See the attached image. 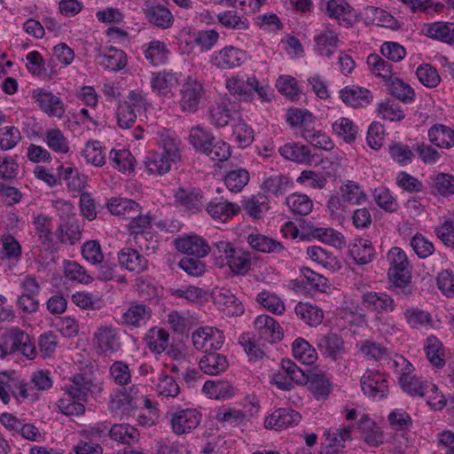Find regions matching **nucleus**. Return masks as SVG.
<instances>
[{
    "instance_id": "9d476101",
    "label": "nucleus",
    "mask_w": 454,
    "mask_h": 454,
    "mask_svg": "<svg viewBox=\"0 0 454 454\" xmlns=\"http://www.w3.org/2000/svg\"><path fill=\"white\" fill-rule=\"evenodd\" d=\"M361 302L377 316L394 312L396 309L394 298L386 292H365L362 294Z\"/></svg>"
},
{
    "instance_id": "338daca9",
    "label": "nucleus",
    "mask_w": 454,
    "mask_h": 454,
    "mask_svg": "<svg viewBox=\"0 0 454 454\" xmlns=\"http://www.w3.org/2000/svg\"><path fill=\"white\" fill-rule=\"evenodd\" d=\"M367 65L376 76L385 81H390L393 76L392 65L377 54H371L367 57Z\"/></svg>"
},
{
    "instance_id": "f3484780",
    "label": "nucleus",
    "mask_w": 454,
    "mask_h": 454,
    "mask_svg": "<svg viewBox=\"0 0 454 454\" xmlns=\"http://www.w3.org/2000/svg\"><path fill=\"white\" fill-rule=\"evenodd\" d=\"M316 344L320 353L333 361L340 359L344 352V340L335 333L318 336Z\"/></svg>"
},
{
    "instance_id": "6ab92c4d",
    "label": "nucleus",
    "mask_w": 454,
    "mask_h": 454,
    "mask_svg": "<svg viewBox=\"0 0 454 454\" xmlns=\"http://www.w3.org/2000/svg\"><path fill=\"white\" fill-rule=\"evenodd\" d=\"M174 198L180 207L192 213L201 211L206 203L202 192L197 189L178 188L174 194Z\"/></svg>"
},
{
    "instance_id": "423d86ee",
    "label": "nucleus",
    "mask_w": 454,
    "mask_h": 454,
    "mask_svg": "<svg viewBox=\"0 0 454 454\" xmlns=\"http://www.w3.org/2000/svg\"><path fill=\"white\" fill-rule=\"evenodd\" d=\"M201 414L196 409H181L170 413V426L176 435L192 432L200 423Z\"/></svg>"
},
{
    "instance_id": "2f4dec72",
    "label": "nucleus",
    "mask_w": 454,
    "mask_h": 454,
    "mask_svg": "<svg viewBox=\"0 0 454 454\" xmlns=\"http://www.w3.org/2000/svg\"><path fill=\"white\" fill-rule=\"evenodd\" d=\"M316 51L320 56L330 58L340 45L338 35L328 26L325 29L314 38Z\"/></svg>"
},
{
    "instance_id": "20e7f679",
    "label": "nucleus",
    "mask_w": 454,
    "mask_h": 454,
    "mask_svg": "<svg viewBox=\"0 0 454 454\" xmlns=\"http://www.w3.org/2000/svg\"><path fill=\"white\" fill-rule=\"evenodd\" d=\"M139 387L132 385L128 389L115 390L110 395L109 410L116 416H123L137 407Z\"/></svg>"
},
{
    "instance_id": "4c0bfd02",
    "label": "nucleus",
    "mask_w": 454,
    "mask_h": 454,
    "mask_svg": "<svg viewBox=\"0 0 454 454\" xmlns=\"http://www.w3.org/2000/svg\"><path fill=\"white\" fill-rule=\"evenodd\" d=\"M429 141L439 148L454 146V130L443 124H434L427 131Z\"/></svg>"
},
{
    "instance_id": "bb28decb",
    "label": "nucleus",
    "mask_w": 454,
    "mask_h": 454,
    "mask_svg": "<svg viewBox=\"0 0 454 454\" xmlns=\"http://www.w3.org/2000/svg\"><path fill=\"white\" fill-rule=\"evenodd\" d=\"M387 277L389 282L395 288L397 295L406 298L412 294L413 290L411 286V268L388 269Z\"/></svg>"
},
{
    "instance_id": "3c124183",
    "label": "nucleus",
    "mask_w": 454,
    "mask_h": 454,
    "mask_svg": "<svg viewBox=\"0 0 454 454\" xmlns=\"http://www.w3.org/2000/svg\"><path fill=\"white\" fill-rule=\"evenodd\" d=\"M309 389L317 399L325 398L329 395L332 385L327 377L321 372L309 373V380L307 382Z\"/></svg>"
},
{
    "instance_id": "09e8293b",
    "label": "nucleus",
    "mask_w": 454,
    "mask_h": 454,
    "mask_svg": "<svg viewBox=\"0 0 454 454\" xmlns=\"http://www.w3.org/2000/svg\"><path fill=\"white\" fill-rule=\"evenodd\" d=\"M147 348L153 353L160 354L169 343V333L163 328H151L145 338Z\"/></svg>"
},
{
    "instance_id": "393cba45",
    "label": "nucleus",
    "mask_w": 454,
    "mask_h": 454,
    "mask_svg": "<svg viewBox=\"0 0 454 454\" xmlns=\"http://www.w3.org/2000/svg\"><path fill=\"white\" fill-rule=\"evenodd\" d=\"M325 13L338 20L339 25L348 27L352 25V7L344 0H328L325 4Z\"/></svg>"
},
{
    "instance_id": "a19ab883",
    "label": "nucleus",
    "mask_w": 454,
    "mask_h": 454,
    "mask_svg": "<svg viewBox=\"0 0 454 454\" xmlns=\"http://www.w3.org/2000/svg\"><path fill=\"white\" fill-rule=\"evenodd\" d=\"M145 58L153 66L165 64L168 60L169 51L164 42L153 40L143 45Z\"/></svg>"
},
{
    "instance_id": "1a4fd4ad",
    "label": "nucleus",
    "mask_w": 454,
    "mask_h": 454,
    "mask_svg": "<svg viewBox=\"0 0 454 454\" xmlns=\"http://www.w3.org/2000/svg\"><path fill=\"white\" fill-rule=\"evenodd\" d=\"M142 10L147 21L157 27L167 29L173 25L171 12L158 0H145Z\"/></svg>"
},
{
    "instance_id": "ddd939ff",
    "label": "nucleus",
    "mask_w": 454,
    "mask_h": 454,
    "mask_svg": "<svg viewBox=\"0 0 454 454\" xmlns=\"http://www.w3.org/2000/svg\"><path fill=\"white\" fill-rule=\"evenodd\" d=\"M176 248L185 254L198 258L206 257L211 251L207 240L199 235H188L175 239Z\"/></svg>"
},
{
    "instance_id": "4468645a",
    "label": "nucleus",
    "mask_w": 454,
    "mask_h": 454,
    "mask_svg": "<svg viewBox=\"0 0 454 454\" xmlns=\"http://www.w3.org/2000/svg\"><path fill=\"white\" fill-rule=\"evenodd\" d=\"M301 420L298 411L290 408H279L269 415L264 421L268 429L283 430L297 425Z\"/></svg>"
},
{
    "instance_id": "39448f33",
    "label": "nucleus",
    "mask_w": 454,
    "mask_h": 454,
    "mask_svg": "<svg viewBox=\"0 0 454 454\" xmlns=\"http://www.w3.org/2000/svg\"><path fill=\"white\" fill-rule=\"evenodd\" d=\"M361 387L365 395L380 400L388 392L387 376L379 371L367 370L361 378Z\"/></svg>"
},
{
    "instance_id": "c85d7f7f",
    "label": "nucleus",
    "mask_w": 454,
    "mask_h": 454,
    "mask_svg": "<svg viewBox=\"0 0 454 454\" xmlns=\"http://www.w3.org/2000/svg\"><path fill=\"white\" fill-rule=\"evenodd\" d=\"M341 100L353 108L364 107L372 99V92L358 86L345 87L340 91Z\"/></svg>"
},
{
    "instance_id": "58836bf2",
    "label": "nucleus",
    "mask_w": 454,
    "mask_h": 454,
    "mask_svg": "<svg viewBox=\"0 0 454 454\" xmlns=\"http://www.w3.org/2000/svg\"><path fill=\"white\" fill-rule=\"evenodd\" d=\"M348 253L356 264L364 265L372 261L374 247L370 240L357 239L349 247Z\"/></svg>"
},
{
    "instance_id": "0e129e2a",
    "label": "nucleus",
    "mask_w": 454,
    "mask_h": 454,
    "mask_svg": "<svg viewBox=\"0 0 454 454\" xmlns=\"http://www.w3.org/2000/svg\"><path fill=\"white\" fill-rule=\"evenodd\" d=\"M231 271L236 274H244L251 266V256L248 252L235 248L226 262Z\"/></svg>"
},
{
    "instance_id": "37998d69",
    "label": "nucleus",
    "mask_w": 454,
    "mask_h": 454,
    "mask_svg": "<svg viewBox=\"0 0 454 454\" xmlns=\"http://www.w3.org/2000/svg\"><path fill=\"white\" fill-rule=\"evenodd\" d=\"M296 316L309 326L319 325L324 318L323 310L309 302H299L294 308Z\"/></svg>"
},
{
    "instance_id": "052dcab7",
    "label": "nucleus",
    "mask_w": 454,
    "mask_h": 454,
    "mask_svg": "<svg viewBox=\"0 0 454 454\" xmlns=\"http://www.w3.org/2000/svg\"><path fill=\"white\" fill-rule=\"evenodd\" d=\"M249 173L245 168H237L227 172L224 176L226 187L232 192H239L248 184Z\"/></svg>"
},
{
    "instance_id": "ea45409f",
    "label": "nucleus",
    "mask_w": 454,
    "mask_h": 454,
    "mask_svg": "<svg viewBox=\"0 0 454 454\" xmlns=\"http://www.w3.org/2000/svg\"><path fill=\"white\" fill-rule=\"evenodd\" d=\"M242 207L247 215L253 219H261L270 209L268 198L264 194L252 195L242 200Z\"/></svg>"
},
{
    "instance_id": "e2e57ef3",
    "label": "nucleus",
    "mask_w": 454,
    "mask_h": 454,
    "mask_svg": "<svg viewBox=\"0 0 454 454\" xmlns=\"http://www.w3.org/2000/svg\"><path fill=\"white\" fill-rule=\"evenodd\" d=\"M155 454H189L188 446L178 441L169 437L162 438L155 441Z\"/></svg>"
},
{
    "instance_id": "c03bdc74",
    "label": "nucleus",
    "mask_w": 454,
    "mask_h": 454,
    "mask_svg": "<svg viewBox=\"0 0 454 454\" xmlns=\"http://www.w3.org/2000/svg\"><path fill=\"white\" fill-rule=\"evenodd\" d=\"M177 83L176 74L170 71L153 73L150 81L152 90L159 95L167 94Z\"/></svg>"
},
{
    "instance_id": "72a5a7b5",
    "label": "nucleus",
    "mask_w": 454,
    "mask_h": 454,
    "mask_svg": "<svg viewBox=\"0 0 454 454\" xmlns=\"http://www.w3.org/2000/svg\"><path fill=\"white\" fill-rule=\"evenodd\" d=\"M106 207L112 215L125 219L133 217V215L138 214L140 209L139 205L133 200L118 197L109 199Z\"/></svg>"
},
{
    "instance_id": "6e6d98bb",
    "label": "nucleus",
    "mask_w": 454,
    "mask_h": 454,
    "mask_svg": "<svg viewBox=\"0 0 454 454\" xmlns=\"http://www.w3.org/2000/svg\"><path fill=\"white\" fill-rule=\"evenodd\" d=\"M356 348L359 355L368 360L380 361L387 356V349L384 346L369 340L358 341Z\"/></svg>"
},
{
    "instance_id": "49530a36",
    "label": "nucleus",
    "mask_w": 454,
    "mask_h": 454,
    "mask_svg": "<svg viewBox=\"0 0 454 454\" xmlns=\"http://www.w3.org/2000/svg\"><path fill=\"white\" fill-rule=\"evenodd\" d=\"M403 317L406 324L411 329H421L423 327L432 326L433 318L429 312L418 307H408L403 311Z\"/></svg>"
},
{
    "instance_id": "aec40b11",
    "label": "nucleus",
    "mask_w": 454,
    "mask_h": 454,
    "mask_svg": "<svg viewBox=\"0 0 454 454\" xmlns=\"http://www.w3.org/2000/svg\"><path fill=\"white\" fill-rule=\"evenodd\" d=\"M152 317V309L145 304L133 303L121 315L122 325L139 328L146 325Z\"/></svg>"
},
{
    "instance_id": "5701e85b",
    "label": "nucleus",
    "mask_w": 454,
    "mask_h": 454,
    "mask_svg": "<svg viewBox=\"0 0 454 454\" xmlns=\"http://www.w3.org/2000/svg\"><path fill=\"white\" fill-rule=\"evenodd\" d=\"M199 367L205 374L215 376L228 369L229 361L225 355L217 350L206 352L199 361Z\"/></svg>"
},
{
    "instance_id": "774afa93",
    "label": "nucleus",
    "mask_w": 454,
    "mask_h": 454,
    "mask_svg": "<svg viewBox=\"0 0 454 454\" xmlns=\"http://www.w3.org/2000/svg\"><path fill=\"white\" fill-rule=\"evenodd\" d=\"M431 185L441 196L449 197L454 194V176L450 174H436L431 177Z\"/></svg>"
},
{
    "instance_id": "69168bd1",
    "label": "nucleus",
    "mask_w": 454,
    "mask_h": 454,
    "mask_svg": "<svg viewBox=\"0 0 454 454\" xmlns=\"http://www.w3.org/2000/svg\"><path fill=\"white\" fill-rule=\"evenodd\" d=\"M63 268L65 276L72 281H77L82 284H90L93 281V278L75 261L65 260L63 262Z\"/></svg>"
},
{
    "instance_id": "b1692460",
    "label": "nucleus",
    "mask_w": 454,
    "mask_h": 454,
    "mask_svg": "<svg viewBox=\"0 0 454 454\" xmlns=\"http://www.w3.org/2000/svg\"><path fill=\"white\" fill-rule=\"evenodd\" d=\"M9 339L11 340L10 353L20 351L28 359L35 357V346L27 333L18 328L12 329ZM4 353H8V351H4Z\"/></svg>"
},
{
    "instance_id": "13d9d810",
    "label": "nucleus",
    "mask_w": 454,
    "mask_h": 454,
    "mask_svg": "<svg viewBox=\"0 0 454 454\" xmlns=\"http://www.w3.org/2000/svg\"><path fill=\"white\" fill-rule=\"evenodd\" d=\"M202 391L209 398L226 399L231 397L234 389L228 382L207 380L204 383Z\"/></svg>"
},
{
    "instance_id": "4d7b16f0",
    "label": "nucleus",
    "mask_w": 454,
    "mask_h": 454,
    "mask_svg": "<svg viewBox=\"0 0 454 454\" xmlns=\"http://www.w3.org/2000/svg\"><path fill=\"white\" fill-rule=\"evenodd\" d=\"M333 130L336 136L348 144L355 142L357 134V127L346 117H340L333 123Z\"/></svg>"
},
{
    "instance_id": "680f3d73",
    "label": "nucleus",
    "mask_w": 454,
    "mask_h": 454,
    "mask_svg": "<svg viewBox=\"0 0 454 454\" xmlns=\"http://www.w3.org/2000/svg\"><path fill=\"white\" fill-rule=\"evenodd\" d=\"M286 204L290 210L301 215H309L313 208V202L306 194L294 193L286 199Z\"/></svg>"
},
{
    "instance_id": "a18cd8bd",
    "label": "nucleus",
    "mask_w": 454,
    "mask_h": 454,
    "mask_svg": "<svg viewBox=\"0 0 454 454\" xmlns=\"http://www.w3.org/2000/svg\"><path fill=\"white\" fill-rule=\"evenodd\" d=\"M424 351L430 364L437 368L445 364L442 343L434 335L428 336L424 342Z\"/></svg>"
},
{
    "instance_id": "f257e3e1",
    "label": "nucleus",
    "mask_w": 454,
    "mask_h": 454,
    "mask_svg": "<svg viewBox=\"0 0 454 454\" xmlns=\"http://www.w3.org/2000/svg\"><path fill=\"white\" fill-rule=\"evenodd\" d=\"M226 87L231 94L244 101H251L254 92L262 102H270L272 98L271 88L267 84H261L255 76L248 77L246 81L231 77L226 81Z\"/></svg>"
},
{
    "instance_id": "dca6fc26",
    "label": "nucleus",
    "mask_w": 454,
    "mask_h": 454,
    "mask_svg": "<svg viewBox=\"0 0 454 454\" xmlns=\"http://www.w3.org/2000/svg\"><path fill=\"white\" fill-rule=\"evenodd\" d=\"M82 226L75 215L63 217L57 229V235L61 244L73 246L82 239Z\"/></svg>"
},
{
    "instance_id": "a211bd4d",
    "label": "nucleus",
    "mask_w": 454,
    "mask_h": 454,
    "mask_svg": "<svg viewBox=\"0 0 454 454\" xmlns=\"http://www.w3.org/2000/svg\"><path fill=\"white\" fill-rule=\"evenodd\" d=\"M206 209L214 220L226 223L239 214L240 207L237 203L228 201L223 198H215L207 204Z\"/></svg>"
},
{
    "instance_id": "c9c22d12",
    "label": "nucleus",
    "mask_w": 454,
    "mask_h": 454,
    "mask_svg": "<svg viewBox=\"0 0 454 454\" xmlns=\"http://www.w3.org/2000/svg\"><path fill=\"white\" fill-rule=\"evenodd\" d=\"M160 143L163 148L164 154L168 156L172 161H177L181 158V140L174 130L161 129L158 131Z\"/></svg>"
},
{
    "instance_id": "c756f323",
    "label": "nucleus",
    "mask_w": 454,
    "mask_h": 454,
    "mask_svg": "<svg viewBox=\"0 0 454 454\" xmlns=\"http://www.w3.org/2000/svg\"><path fill=\"white\" fill-rule=\"evenodd\" d=\"M92 387L93 382L90 379L83 374H75L65 386V390L68 397L78 401H86L92 391Z\"/></svg>"
},
{
    "instance_id": "bf43d9fd",
    "label": "nucleus",
    "mask_w": 454,
    "mask_h": 454,
    "mask_svg": "<svg viewBox=\"0 0 454 454\" xmlns=\"http://www.w3.org/2000/svg\"><path fill=\"white\" fill-rule=\"evenodd\" d=\"M286 121L292 127H299L301 133L307 129H310L315 118L308 110L300 108L290 109L286 114Z\"/></svg>"
},
{
    "instance_id": "7c9ffc66",
    "label": "nucleus",
    "mask_w": 454,
    "mask_h": 454,
    "mask_svg": "<svg viewBox=\"0 0 454 454\" xmlns=\"http://www.w3.org/2000/svg\"><path fill=\"white\" fill-rule=\"evenodd\" d=\"M294 186L292 178L285 174H276L266 177L262 184V190L269 195L280 197Z\"/></svg>"
},
{
    "instance_id": "6e6552de",
    "label": "nucleus",
    "mask_w": 454,
    "mask_h": 454,
    "mask_svg": "<svg viewBox=\"0 0 454 454\" xmlns=\"http://www.w3.org/2000/svg\"><path fill=\"white\" fill-rule=\"evenodd\" d=\"M32 98L37 103L40 110L49 117L61 119L65 115L66 106L64 102L51 91L37 88L32 91Z\"/></svg>"
},
{
    "instance_id": "8fccbe9b",
    "label": "nucleus",
    "mask_w": 454,
    "mask_h": 454,
    "mask_svg": "<svg viewBox=\"0 0 454 454\" xmlns=\"http://www.w3.org/2000/svg\"><path fill=\"white\" fill-rule=\"evenodd\" d=\"M172 160L163 153L150 152L145 164L149 174L161 176L170 170Z\"/></svg>"
},
{
    "instance_id": "0eeeda50",
    "label": "nucleus",
    "mask_w": 454,
    "mask_h": 454,
    "mask_svg": "<svg viewBox=\"0 0 454 454\" xmlns=\"http://www.w3.org/2000/svg\"><path fill=\"white\" fill-rule=\"evenodd\" d=\"M354 426L342 425L339 427H331L325 432L323 442L325 454H340L343 452L346 442L352 440L351 433Z\"/></svg>"
},
{
    "instance_id": "603ef678",
    "label": "nucleus",
    "mask_w": 454,
    "mask_h": 454,
    "mask_svg": "<svg viewBox=\"0 0 454 454\" xmlns=\"http://www.w3.org/2000/svg\"><path fill=\"white\" fill-rule=\"evenodd\" d=\"M212 296L215 303L225 306L226 308L233 307V310L230 311L231 313L235 315L243 313L244 308L242 304L239 302L238 299L230 289L215 287L212 292Z\"/></svg>"
},
{
    "instance_id": "79ce46f5",
    "label": "nucleus",
    "mask_w": 454,
    "mask_h": 454,
    "mask_svg": "<svg viewBox=\"0 0 454 454\" xmlns=\"http://www.w3.org/2000/svg\"><path fill=\"white\" fill-rule=\"evenodd\" d=\"M188 139L196 151L204 153L208 150L209 145H212L215 137L210 129L198 125L191 129Z\"/></svg>"
},
{
    "instance_id": "9b49d317",
    "label": "nucleus",
    "mask_w": 454,
    "mask_h": 454,
    "mask_svg": "<svg viewBox=\"0 0 454 454\" xmlns=\"http://www.w3.org/2000/svg\"><path fill=\"white\" fill-rule=\"evenodd\" d=\"M94 340L103 354H114L121 348L118 329L112 325H101L94 333Z\"/></svg>"
},
{
    "instance_id": "2eb2a0df",
    "label": "nucleus",
    "mask_w": 454,
    "mask_h": 454,
    "mask_svg": "<svg viewBox=\"0 0 454 454\" xmlns=\"http://www.w3.org/2000/svg\"><path fill=\"white\" fill-rule=\"evenodd\" d=\"M254 328L261 340L268 343H276L281 340L283 333L279 324L269 315H260L254 322Z\"/></svg>"
},
{
    "instance_id": "412c9836",
    "label": "nucleus",
    "mask_w": 454,
    "mask_h": 454,
    "mask_svg": "<svg viewBox=\"0 0 454 454\" xmlns=\"http://www.w3.org/2000/svg\"><path fill=\"white\" fill-rule=\"evenodd\" d=\"M249 246L258 252L286 255L287 251L284 245L259 232H252L247 237Z\"/></svg>"
},
{
    "instance_id": "7ed1b4c3",
    "label": "nucleus",
    "mask_w": 454,
    "mask_h": 454,
    "mask_svg": "<svg viewBox=\"0 0 454 454\" xmlns=\"http://www.w3.org/2000/svg\"><path fill=\"white\" fill-rule=\"evenodd\" d=\"M192 340L194 348L204 353L213 352L222 348L225 336L222 331L211 326H204L196 329L192 333Z\"/></svg>"
},
{
    "instance_id": "cd10ccee",
    "label": "nucleus",
    "mask_w": 454,
    "mask_h": 454,
    "mask_svg": "<svg viewBox=\"0 0 454 454\" xmlns=\"http://www.w3.org/2000/svg\"><path fill=\"white\" fill-rule=\"evenodd\" d=\"M423 33L429 38L438 40L450 45L454 43V23L436 21L425 24Z\"/></svg>"
},
{
    "instance_id": "e433bc0d",
    "label": "nucleus",
    "mask_w": 454,
    "mask_h": 454,
    "mask_svg": "<svg viewBox=\"0 0 454 454\" xmlns=\"http://www.w3.org/2000/svg\"><path fill=\"white\" fill-rule=\"evenodd\" d=\"M98 65L111 71H118L127 65L126 54L122 50L110 47L104 53L97 56Z\"/></svg>"
},
{
    "instance_id": "f8f14e48",
    "label": "nucleus",
    "mask_w": 454,
    "mask_h": 454,
    "mask_svg": "<svg viewBox=\"0 0 454 454\" xmlns=\"http://www.w3.org/2000/svg\"><path fill=\"white\" fill-rule=\"evenodd\" d=\"M245 52L233 46H225L214 51L209 62L218 69H231L239 67L245 60Z\"/></svg>"
},
{
    "instance_id": "a878e982",
    "label": "nucleus",
    "mask_w": 454,
    "mask_h": 454,
    "mask_svg": "<svg viewBox=\"0 0 454 454\" xmlns=\"http://www.w3.org/2000/svg\"><path fill=\"white\" fill-rule=\"evenodd\" d=\"M118 262L122 269L135 273H141L148 268L147 259L132 248L121 249L118 253Z\"/></svg>"
},
{
    "instance_id": "4be33fe9",
    "label": "nucleus",
    "mask_w": 454,
    "mask_h": 454,
    "mask_svg": "<svg viewBox=\"0 0 454 454\" xmlns=\"http://www.w3.org/2000/svg\"><path fill=\"white\" fill-rule=\"evenodd\" d=\"M398 381L403 390L412 396L424 397L429 389H435V385L413 374L401 373Z\"/></svg>"
},
{
    "instance_id": "f704fd0d",
    "label": "nucleus",
    "mask_w": 454,
    "mask_h": 454,
    "mask_svg": "<svg viewBox=\"0 0 454 454\" xmlns=\"http://www.w3.org/2000/svg\"><path fill=\"white\" fill-rule=\"evenodd\" d=\"M279 153L286 160L299 164H310L313 155L308 146L297 143H288L280 146Z\"/></svg>"
},
{
    "instance_id": "864d4df0",
    "label": "nucleus",
    "mask_w": 454,
    "mask_h": 454,
    "mask_svg": "<svg viewBox=\"0 0 454 454\" xmlns=\"http://www.w3.org/2000/svg\"><path fill=\"white\" fill-rule=\"evenodd\" d=\"M292 350L294 358L304 364H312L317 359L316 349L303 338H297L293 342Z\"/></svg>"
},
{
    "instance_id": "5fc2aeb1",
    "label": "nucleus",
    "mask_w": 454,
    "mask_h": 454,
    "mask_svg": "<svg viewBox=\"0 0 454 454\" xmlns=\"http://www.w3.org/2000/svg\"><path fill=\"white\" fill-rule=\"evenodd\" d=\"M43 141L54 153L66 154L69 152V142L59 129H49L45 131Z\"/></svg>"
},
{
    "instance_id": "de8ad7c7",
    "label": "nucleus",
    "mask_w": 454,
    "mask_h": 454,
    "mask_svg": "<svg viewBox=\"0 0 454 454\" xmlns=\"http://www.w3.org/2000/svg\"><path fill=\"white\" fill-rule=\"evenodd\" d=\"M218 23L226 29L247 30L250 27L248 19L235 10H227L217 14Z\"/></svg>"
},
{
    "instance_id": "f03ea898",
    "label": "nucleus",
    "mask_w": 454,
    "mask_h": 454,
    "mask_svg": "<svg viewBox=\"0 0 454 454\" xmlns=\"http://www.w3.org/2000/svg\"><path fill=\"white\" fill-rule=\"evenodd\" d=\"M207 90L201 81L189 75L180 90L179 106L183 112L194 114L206 98Z\"/></svg>"
},
{
    "instance_id": "473e14b6",
    "label": "nucleus",
    "mask_w": 454,
    "mask_h": 454,
    "mask_svg": "<svg viewBox=\"0 0 454 454\" xmlns=\"http://www.w3.org/2000/svg\"><path fill=\"white\" fill-rule=\"evenodd\" d=\"M108 436L118 443L131 445L138 442L140 434L135 427L121 423L113 425L108 431Z\"/></svg>"
}]
</instances>
